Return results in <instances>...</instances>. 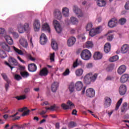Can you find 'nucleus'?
Returning <instances> with one entry per match:
<instances>
[{
  "label": "nucleus",
  "instance_id": "nucleus-47",
  "mask_svg": "<svg viewBox=\"0 0 129 129\" xmlns=\"http://www.w3.org/2000/svg\"><path fill=\"white\" fill-rule=\"evenodd\" d=\"M70 74V70L69 69H67L64 72L62 73L63 76H68Z\"/></svg>",
  "mask_w": 129,
  "mask_h": 129
},
{
  "label": "nucleus",
  "instance_id": "nucleus-64",
  "mask_svg": "<svg viewBox=\"0 0 129 129\" xmlns=\"http://www.w3.org/2000/svg\"><path fill=\"white\" fill-rule=\"evenodd\" d=\"M12 127H13V128H14V127H15V128H17V129L21 128V127L20 126V125H17V124H15V125L12 126Z\"/></svg>",
  "mask_w": 129,
  "mask_h": 129
},
{
  "label": "nucleus",
  "instance_id": "nucleus-36",
  "mask_svg": "<svg viewBox=\"0 0 129 129\" xmlns=\"http://www.w3.org/2000/svg\"><path fill=\"white\" fill-rule=\"evenodd\" d=\"M13 49L16 53L18 54L19 55H24V53L21 50L19 49L18 48L16 47L15 46H13Z\"/></svg>",
  "mask_w": 129,
  "mask_h": 129
},
{
  "label": "nucleus",
  "instance_id": "nucleus-20",
  "mask_svg": "<svg viewBox=\"0 0 129 129\" xmlns=\"http://www.w3.org/2000/svg\"><path fill=\"white\" fill-rule=\"evenodd\" d=\"M1 46L2 49L5 50V51H6L7 52H11V47L5 42L2 43L1 44Z\"/></svg>",
  "mask_w": 129,
  "mask_h": 129
},
{
  "label": "nucleus",
  "instance_id": "nucleus-53",
  "mask_svg": "<svg viewBox=\"0 0 129 129\" xmlns=\"http://www.w3.org/2000/svg\"><path fill=\"white\" fill-rule=\"evenodd\" d=\"M113 39V35L111 34L109 35L107 37V40L109 41H112V39Z\"/></svg>",
  "mask_w": 129,
  "mask_h": 129
},
{
  "label": "nucleus",
  "instance_id": "nucleus-25",
  "mask_svg": "<svg viewBox=\"0 0 129 129\" xmlns=\"http://www.w3.org/2000/svg\"><path fill=\"white\" fill-rule=\"evenodd\" d=\"M19 43L22 47H24V48H28V42L27 41V40L25 39V38L20 39Z\"/></svg>",
  "mask_w": 129,
  "mask_h": 129
},
{
  "label": "nucleus",
  "instance_id": "nucleus-22",
  "mask_svg": "<svg viewBox=\"0 0 129 129\" xmlns=\"http://www.w3.org/2000/svg\"><path fill=\"white\" fill-rule=\"evenodd\" d=\"M75 88L77 91H80L83 88V83L81 81L77 82L75 84Z\"/></svg>",
  "mask_w": 129,
  "mask_h": 129
},
{
  "label": "nucleus",
  "instance_id": "nucleus-13",
  "mask_svg": "<svg viewBox=\"0 0 129 129\" xmlns=\"http://www.w3.org/2000/svg\"><path fill=\"white\" fill-rule=\"evenodd\" d=\"M87 96L89 97H93L95 95V91L92 88H89L86 92Z\"/></svg>",
  "mask_w": 129,
  "mask_h": 129
},
{
  "label": "nucleus",
  "instance_id": "nucleus-61",
  "mask_svg": "<svg viewBox=\"0 0 129 129\" xmlns=\"http://www.w3.org/2000/svg\"><path fill=\"white\" fill-rule=\"evenodd\" d=\"M25 69H26V67L22 66H19V70H20V71H24Z\"/></svg>",
  "mask_w": 129,
  "mask_h": 129
},
{
  "label": "nucleus",
  "instance_id": "nucleus-30",
  "mask_svg": "<svg viewBox=\"0 0 129 129\" xmlns=\"http://www.w3.org/2000/svg\"><path fill=\"white\" fill-rule=\"evenodd\" d=\"M126 70V69L125 68V66H121L117 70V73H118L120 75H121V74H123V73L125 72Z\"/></svg>",
  "mask_w": 129,
  "mask_h": 129
},
{
  "label": "nucleus",
  "instance_id": "nucleus-31",
  "mask_svg": "<svg viewBox=\"0 0 129 129\" xmlns=\"http://www.w3.org/2000/svg\"><path fill=\"white\" fill-rule=\"evenodd\" d=\"M129 50V46L127 44H124L121 48V52L123 54H125Z\"/></svg>",
  "mask_w": 129,
  "mask_h": 129
},
{
  "label": "nucleus",
  "instance_id": "nucleus-38",
  "mask_svg": "<svg viewBox=\"0 0 129 129\" xmlns=\"http://www.w3.org/2000/svg\"><path fill=\"white\" fill-rule=\"evenodd\" d=\"M122 102V98H120L117 102L116 104V107L115 108V110H118V108L120 106L121 103Z\"/></svg>",
  "mask_w": 129,
  "mask_h": 129
},
{
  "label": "nucleus",
  "instance_id": "nucleus-5",
  "mask_svg": "<svg viewBox=\"0 0 129 129\" xmlns=\"http://www.w3.org/2000/svg\"><path fill=\"white\" fill-rule=\"evenodd\" d=\"M73 11L77 15L78 18H82L84 17V13L82 12L81 9H79L78 7L74 6L73 8Z\"/></svg>",
  "mask_w": 129,
  "mask_h": 129
},
{
  "label": "nucleus",
  "instance_id": "nucleus-45",
  "mask_svg": "<svg viewBox=\"0 0 129 129\" xmlns=\"http://www.w3.org/2000/svg\"><path fill=\"white\" fill-rule=\"evenodd\" d=\"M112 70H113V65L112 64H109L107 66V67L106 68V71L107 72H109L110 71H112Z\"/></svg>",
  "mask_w": 129,
  "mask_h": 129
},
{
  "label": "nucleus",
  "instance_id": "nucleus-42",
  "mask_svg": "<svg viewBox=\"0 0 129 129\" xmlns=\"http://www.w3.org/2000/svg\"><path fill=\"white\" fill-rule=\"evenodd\" d=\"M0 57L2 58H5L7 57V53H6V52L2 49H0Z\"/></svg>",
  "mask_w": 129,
  "mask_h": 129
},
{
  "label": "nucleus",
  "instance_id": "nucleus-52",
  "mask_svg": "<svg viewBox=\"0 0 129 129\" xmlns=\"http://www.w3.org/2000/svg\"><path fill=\"white\" fill-rule=\"evenodd\" d=\"M14 78L15 79H16V80H17L18 81L22 79V77H21L20 75H18V74H16L15 75Z\"/></svg>",
  "mask_w": 129,
  "mask_h": 129
},
{
  "label": "nucleus",
  "instance_id": "nucleus-28",
  "mask_svg": "<svg viewBox=\"0 0 129 129\" xmlns=\"http://www.w3.org/2000/svg\"><path fill=\"white\" fill-rule=\"evenodd\" d=\"M59 87V84L57 82H54L51 85V89L52 92H56L57 89Z\"/></svg>",
  "mask_w": 129,
  "mask_h": 129
},
{
  "label": "nucleus",
  "instance_id": "nucleus-32",
  "mask_svg": "<svg viewBox=\"0 0 129 129\" xmlns=\"http://www.w3.org/2000/svg\"><path fill=\"white\" fill-rule=\"evenodd\" d=\"M111 46L110 43H106L104 45V51L105 53H108L110 51Z\"/></svg>",
  "mask_w": 129,
  "mask_h": 129
},
{
  "label": "nucleus",
  "instance_id": "nucleus-27",
  "mask_svg": "<svg viewBox=\"0 0 129 129\" xmlns=\"http://www.w3.org/2000/svg\"><path fill=\"white\" fill-rule=\"evenodd\" d=\"M128 78H129L128 74H124L121 77L120 79V81L121 83H125V82H126V81L128 80Z\"/></svg>",
  "mask_w": 129,
  "mask_h": 129
},
{
  "label": "nucleus",
  "instance_id": "nucleus-6",
  "mask_svg": "<svg viewBox=\"0 0 129 129\" xmlns=\"http://www.w3.org/2000/svg\"><path fill=\"white\" fill-rule=\"evenodd\" d=\"M61 107L65 110L67 109H72V108L74 107V104H73L71 101H68L67 102V104L64 103L62 104Z\"/></svg>",
  "mask_w": 129,
  "mask_h": 129
},
{
  "label": "nucleus",
  "instance_id": "nucleus-17",
  "mask_svg": "<svg viewBox=\"0 0 129 129\" xmlns=\"http://www.w3.org/2000/svg\"><path fill=\"white\" fill-rule=\"evenodd\" d=\"M30 72H36L37 71V66L34 63H30L28 66Z\"/></svg>",
  "mask_w": 129,
  "mask_h": 129
},
{
  "label": "nucleus",
  "instance_id": "nucleus-34",
  "mask_svg": "<svg viewBox=\"0 0 129 129\" xmlns=\"http://www.w3.org/2000/svg\"><path fill=\"white\" fill-rule=\"evenodd\" d=\"M70 22L73 24V25H77L78 24V19L75 17H72L70 18Z\"/></svg>",
  "mask_w": 129,
  "mask_h": 129
},
{
  "label": "nucleus",
  "instance_id": "nucleus-10",
  "mask_svg": "<svg viewBox=\"0 0 129 129\" xmlns=\"http://www.w3.org/2000/svg\"><path fill=\"white\" fill-rule=\"evenodd\" d=\"M48 42V38L46 35L44 33H42L40 37V44L41 45H46Z\"/></svg>",
  "mask_w": 129,
  "mask_h": 129
},
{
  "label": "nucleus",
  "instance_id": "nucleus-51",
  "mask_svg": "<svg viewBox=\"0 0 129 129\" xmlns=\"http://www.w3.org/2000/svg\"><path fill=\"white\" fill-rule=\"evenodd\" d=\"M50 61H55V53H50Z\"/></svg>",
  "mask_w": 129,
  "mask_h": 129
},
{
  "label": "nucleus",
  "instance_id": "nucleus-44",
  "mask_svg": "<svg viewBox=\"0 0 129 129\" xmlns=\"http://www.w3.org/2000/svg\"><path fill=\"white\" fill-rule=\"evenodd\" d=\"M117 60H118V56L117 55H114L109 58L110 62H115V61H117Z\"/></svg>",
  "mask_w": 129,
  "mask_h": 129
},
{
  "label": "nucleus",
  "instance_id": "nucleus-46",
  "mask_svg": "<svg viewBox=\"0 0 129 129\" xmlns=\"http://www.w3.org/2000/svg\"><path fill=\"white\" fill-rule=\"evenodd\" d=\"M119 23L120 25H124L126 23V19L124 18H122L119 19Z\"/></svg>",
  "mask_w": 129,
  "mask_h": 129
},
{
  "label": "nucleus",
  "instance_id": "nucleus-48",
  "mask_svg": "<svg viewBox=\"0 0 129 129\" xmlns=\"http://www.w3.org/2000/svg\"><path fill=\"white\" fill-rule=\"evenodd\" d=\"M26 57H27V58H28V59H29V60H31V61H35L36 60V58L33 57V56H32L31 54H29V53L27 54Z\"/></svg>",
  "mask_w": 129,
  "mask_h": 129
},
{
  "label": "nucleus",
  "instance_id": "nucleus-63",
  "mask_svg": "<svg viewBox=\"0 0 129 129\" xmlns=\"http://www.w3.org/2000/svg\"><path fill=\"white\" fill-rule=\"evenodd\" d=\"M72 114L74 115H77V110L76 109L73 110Z\"/></svg>",
  "mask_w": 129,
  "mask_h": 129
},
{
  "label": "nucleus",
  "instance_id": "nucleus-1",
  "mask_svg": "<svg viewBox=\"0 0 129 129\" xmlns=\"http://www.w3.org/2000/svg\"><path fill=\"white\" fill-rule=\"evenodd\" d=\"M97 78V74H92V73L87 74L84 78V83L86 85H89L91 82H94Z\"/></svg>",
  "mask_w": 129,
  "mask_h": 129
},
{
  "label": "nucleus",
  "instance_id": "nucleus-15",
  "mask_svg": "<svg viewBox=\"0 0 129 129\" xmlns=\"http://www.w3.org/2000/svg\"><path fill=\"white\" fill-rule=\"evenodd\" d=\"M48 74H49V70H48V69H47V68H44L40 70L39 76L41 77H46L47 76V75H48Z\"/></svg>",
  "mask_w": 129,
  "mask_h": 129
},
{
  "label": "nucleus",
  "instance_id": "nucleus-26",
  "mask_svg": "<svg viewBox=\"0 0 129 129\" xmlns=\"http://www.w3.org/2000/svg\"><path fill=\"white\" fill-rule=\"evenodd\" d=\"M8 61H9V63H12L14 66H18L19 64V62H18V61L17 60V59L12 56H10L9 58Z\"/></svg>",
  "mask_w": 129,
  "mask_h": 129
},
{
  "label": "nucleus",
  "instance_id": "nucleus-2",
  "mask_svg": "<svg viewBox=\"0 0 129 129\" xmlns=\"http://www.w3.org/2000/svg\"><path fill=\"white\" fill-rule=\"evenodd\" d=\"M93 25L92 23H89L86 26V30L89 33H101L103 31L102 26H99L96 28H92Z\"/></svg>",
  "mask_w": 129,
  "mask_h": 129
},
{
  "label": "nucleus",
  "instance_id": "nucleus-50",
  "mask_svg": "<svg viewBox=\"0 0 129 129\" xmlns=\"http://www.w3.org/2000/svg\"><path fill=\"white\" fill-rule=\"evenodd\" d=\"M15 98L17 99V100H22L23 99H26V95L16 96Z\"/></svg>",
  "mask_w": 129,
  "mask_h": 129
},
{
  "label": "nucleus",
  "instance_id": "nucleus-7",
  "mask_svg": "<svg viewBox=\"0 0 129 129\" xmlns=\"http://www.w3.org/2000/svg\"><path fill=\"white\" fill-rule=\"evenodd\" d=\"M0 36H2V37H4L6 42L9 44V45H13L14 44V41H13V38L11 37V36L6 35V33H0Z\"/></svg>",
  "mask_w": 129,
  "mask_h": 129
},
{
  "label": "nucleus",
  "instance_id": "nucleus-37",
  "mask_svg": "<svg viewBox=\"0 0 129 129\" xmlns=\"http://www.w3.org/2000/svg\"><path fill=\"white\" fill-rule=\"evenodd\" d=\"M127 107V103H124L121 107V112H125L126 111V108Z\"/></svg>",
  "mask_w": 129,
  "mask_h": 129
},
{
  "label": "nucleus",
  "instance_id": "nucleus-19",
  "mask_svg": "<svg viewBox=\"0 0 129 129\" xmlns=\"http://www.w3.org/2000/svg\"><path fill=\"white\" fill-rule=\"evenodd\" d=\"M119 92L120 95H124L125 92H126V86L124 85L120 86L119 89Z\"/></svg>",
  "mask_w": 129,
  "mask_h": 129
},
{
  "label": "nucleus",
  "instance_id": "nucleus-35",
  "mask_svg": "<svg viewBox=\"0 0 129 129\" xmlns=\"http://www.w3.org/2000/svg\"><path fill=\"white\" fill-rule=\"evenodd\" d=\"M69 89L71 93L74 92V90H75V85H74V83H71L70 84Z\"/></svg>",
  "mask_w": 129,
  "mask_h": 129
},
{
  "label": "nucleus",
  "instance_id": "nucleus-49",
  "mask_svg": "<svg viewBox=\"0 0 129 129\" xmlns=\"http://www.w3.org/2000/svg\"><path fill=\"white\" fill-rule=\"evenodd\" d=\"M2 76L5 81L7 82L8 83L10 82V80H9V78H8V76H7V75L6 74H2Z\"/></svg>",
  "mask_w": 129,
  "mask_h": 129
},
{
  "label": "nucleus",
  "instance_id": "nucleus-18",
  "mask_svg": "<svg viewBox=\"0 0 129 129\" xmlns=\"http://www.w3.org/2000/svg\"><path fill=\"white\" fill-rule=\"evenodd\" d=\"M61 13L62 14V16L63 17H65L66 18L69 17V9L67 7L63 8L61 10Z\"/></svg>",
  "mask_w": 129,
  "mask_h": 129
},
{
  "label": "nucleus",
  "instance_id": "nucleus-8",
  "mask_svg": "<svg viewBox=\"0 0 129 129\" xmlns=\"http://www.w3.org/2000/svg\"><path fill=\"white\" fill-rule=\"evenodd\" d=\"M53 26L56 32L57 33H61V32H62V28L61 27V25H60V23H59L58 21H53Z\"/></svg>",
  "mask_w": 129,
  "mask_h": 129
},
{
  "label": "nucleus",
  "instance_id": "nucleus-55",
  "mask_svg": "<svg viewBox=\"0 0 129 129\" xmlns=\"http://www.w3.org/2000/svg\"><path fill=\"white\" fill-rule=\"evenodd\" d=\"M30 113V110H27V111L24 112L21 115L22 116H26V115H28Z\"/></svg>",
  "mask_w": 129,
  "mask_h": 129
},
{
  "label": "nucleus",
  "instance_id": "nucleus-62",
  "mask_svg": "<svg viewBox=\"0 0 129 129\" xmlns=\"http://www.w3.org/2000/svg\"><path fill=\"white\" fill-rule=\"evenodd\" d=\"M17 58L19 60V61H20V62H22V63H23V64H25V63H26V61H25V60L22 59V58H21V57H20L19 56H18L17 57Z\"/></svg>",
  "mask_w": 129,
  "mask_h": 129
},
{
  "label": "nucleus",
  "instance_id": "nucleus-24",
  "mask_svg": "<svg viewBox=\"0 0 129 129\" xmlns=\"http://www.w3.org/2000/svg\"><path fill=\"white\" fill-rule=\"evenodd\" d=\"M53 15L54 17L57 19V20H60L62 19V15L61 14V11L59 10H55L54 13Z\"/></svg>",
  "mask_w": 129,
  "mask_h": 129
},
{
  "label": "nucleus",
  "instance_id": "nucleus-39",
  "mask_svg": "<svg viewBox=\"0 0 129 129\" xmlns=\"http://www.w3.org/2000/svg\"><path fill=\"white\" fill-rule=\"evenodd\" d=\"M77 76H81L83 74V70L82 69H78L75 72Z\"/></svg>",
  "mask_w": 129,
  "mask_h": 129
},
{
  "label": "nucleus",
  "instance_id": "nucleus-43",
  "mask_svg": "<svg viewBox=\"0 0 129 129\" xmlns=\"http://www.w3.org/2000/svg\"><path fill=\"white\" fill-rule=\"evenodd\" d=\"M57 108V106H56V104H54L53 105L50 106L49 107H45V109L46 110H52L54 111L55 109Z\"/></svg>",
  "mask_w": 129,
  "mask_h": 129
},
{
  "label": "nucleus",
  "instance_id": "nucleus-54",
  "mask_svg": "<svg viewBox=\"0 0 129 129\" xmlns=\"http://www.w3.org/2000/svg\"><path fill=\"white\" fill-rule=\"evenodd\" d=\"M78 65H79V63H78V59H76V60L74 62L73 67L74 68H76Z\"/></svg>",
  "mask_w": 129,
  "mask_h": 129
},
{
  "label": "nucleus",
  "instance_id": "nucleus-11",
  "mask_svg": "<svg viewBox=\"0 0 129 129\" xmlns=\"http://www.w3.org/2000/svg\"><path fill=\"white\" fill-rule=\"evenodd\" d=\"M104 105L105 108L109 107L111 105V99L109 97H105L104 98Z\"/></svg>",
  "mask_w": 129,
  "mask_h": 129
},
{
  "label": "nucleus",
  "instance_id": "nucleus-14",
  "mask_svg": "<svg viewBox=\"0 0 129 129\" xmlns=\"http://www.w3.org/2000/svg\"><path fill=\"white\" fill-rule=\"evenodd\" d=\"M76 42V38L75 37H71L68 40V47H72Z\"/></svg>",
  "mask_w": 129,
  "mask_h": 129
},
{
  "label": "nucleus",
  "instance_id": "nucleus-33",
  "mask_svg": "<svg viewBox=\"0 0 129 129\" xmlns=\"http://www.w3.org/2000/svg\"><path fill=\"white\" fill-rule=\"evenodd\" d=\"M97 5L98 7H105L106 2L104 0H98L97 1Z\"/></svg>",
  "mask_w": 129,
  "mask_h": 129
},
{
  "label": "nucleus",
  "instance_id": "nucleus-56",
  "mask_svg": "<svg viewBox=\"0 0 129 129\" xmlns=\"http://www.w3.org/2000/svg\"><path fill=\"white\" fill-rule=\"evenodd\" d=\"M5 65H7V66H8L11 68V70H13V68H15L14 67H12V66L10 65V63L8 62L7 61L5 62Z\"/></svg>",
  "mask_w": 129,
  "mask_h": 129
},
{
  "label": "nucleus",
  "instance_id": "nucleus-9",
  "mask_svg": "<svg viewBox=\"0 0 129 129\" xmlns=\"http://www.w3.org/2000/svg\"><path fill=\"white\" fill-rule=\"evenodd\" d=\"M33 29L35 32H39L41 29V23L40 21L35 20L33 23Z\"/></svg>",
  "mask_w": 129,
  "mask_h": 129
},
{
  "label": "nucleus",
  "instance_id": "nucleus-4",
  "mask_svg": "<svg viewBox=\"0 0 129 129\" xmlns=\"http://www.w3.org/2000/svg\"><path fill=\"white\" fill-rule=\"evenodd\" d=\"M81 57L83 60H89L91 58V52L88 49H84L81 53Z\"/></svg>",
  "mask_w": 129,
  "mask_h": 129
},
{
  "label": "nucleus",
  "instance_id": "nucleus-12",
  "mask_svg": "<svg viewBox=\"0 0 129 129\" xmlns=\"http://www.w3.org/2000/svg\"><path fill=\"white\" fill-rule=\"evenodd\" d=\"M117 25V20L116 18H112L108 22V26L109 28H114Z\"/></svg>",
  "mask_w": 129,
  "mask_h": 129
},
{
  "label": "nucleus",
  "instance_id": "nucleus-60",
  "mask_svg": "<svg viewBox=\"0 0 129 129\" xmlns=\"http://www.w3.org/2000/svg\"><path fill=\"white\" fill-rule=\"evenodd\" d=\"M10 82H7V84H6L5 85V88H6V91H8V90H9V87H10Z\"/></svg>",
  "mask_w": 129,
  "mask_h": 129
},
{
  "label": "nucleus",
  "instance_id": "nucleus-58",
  "mask_svg": "<svg viewBox=\"0 0 129 129\" xmlns=\"http://www.w3.org/2000/svg\"><path fill=\"white\" fill-rule=\"evenodd\" d=\"M27 109H28V107H24L22 108H20L18 110V111H20V112H23V111H24V110H27Z\"/></svg>",
  "mask_w": 129,
  "mask_h": 129
},
{
  "label": "nucleus",
  "instance_id": "nucleus-41",
  "mask_svg": "<svg viewBox=\"0 0 129 129\" xmlns=\"http://www.w3.org/2000/svg\"><path fill=\"white\" fill-rule=\"evenodd\" d=\"M68 126L70 128H72V127H75V126H77V123L74 121H71L68 125Z\"/></svg>",
  "mask_w": 129,
  "mask_h": 129
},
{
  "label": "nucleus",
  "instance_id": "nucleus-16",
  "mask_svg": "<svg viewBox=\"0 0 129 129\" xmlns=\"http://www.w3.org/2000/svg\"><path fill=\"white\" fill-rule=\"evenodd\" d=\"M41 30L42 31H44V32H48V33L51 32L50 26H49V24L47 23H44L42 25Z\"/></svg>",
  "mask_w": 129,
  "mask_h": 129
},
{
  "label": "nucleus",
  "instance_id": "nucleus-57",
  "mask_svg": "<svg viewBox=\"0 0 129 129\" xmlns=\"http://www.w3.org/2000/svg\"><path fill=\"white\" fill-rule=\"evenodd\" d=\"M12 35L14 39H18L19 38V34L17 33H13Z\"/></svg>",
  "mask_w": 129,
  "mask_h": 129
},
{
  "label": "nucleus",
  "instance_id": "nucleus-21",
  "mask_svg": "<svg viewBox=\"0 0 129 129\" xmlns=\"http://www.w3.org/2000/svg\"><path fill=\"white\" fill-rule=\"evenodd\" d=\"M103 55L100 52H96L94 53L93 58L94 60H100L102 58Z\"/></svg>",
  "mask_w": 129,
  "mask_h": 129
},
{
  "label": "nucleus",
  "instance_id": "nucleus-3",
  "mask_svg": "<svg viewBox=\"0 0 129 129\" xmlns=\"http://www.w3.org/2000/svg\"><path fill=\"white\" fill-rule=\"evenodd\" d=\"M18 30L19 33H28L31 31V28L29 23H25L24 25L19 24L18 25Z\"/></svg>",
  "mask_w": 129,
  "mask_h": 129
},
{
  "label": "nucleus",
  "instance_id": "nucleus-40",
  "mask_svg": "<svg viewBox=\"0 0 129 129\" xmlns=\"http://www.w3.org/2000/svg\"><path fill=\"white\" fill-rule=\"evenodd\" d=\"M20 75H21L23 78H27L29 77L30 75L28 72H20Z\"/></svg>",
  "mask_w": 129,
  "mask_h": 129
},
{
  "label": "nucleus",
  "instance_id": "nucleus-29",
  "mask_svg": "<svg viewBox=\"0 0 129 129\" xmlns=\"http://www.w3.org/2000/svg\"><path fill=\"white\" fill-rule=\"evenodd\" d=\"M93 42L91 41H87L85 45H84V47L85 48H87V49H91V48H93Z\"/></svg>",
  "mask_w": 129,
  "mask_h": 129
},
{
  "label": "nucleus",
  "instance_id": "nucleus-59",
  "mask_svg": "<svg viewBox=\"0 0 129 129\" xmlns=\"http://www.w3.org/2000/svg\"><path fill=\"white\" fill-rule=\"evenodd\" d=\"M124 8L125 10H129V1L126 3Z\"/></svg>",
  "mask_w": 129,
  "mask_h": 129
},
{
  "label": "nucleus",
  "instance_id": "nucleus-23",
  "mask_svg": "<svg viewBox=\"0 0 129 129\" xmlns=\"http://www.w3.org/2000/svg\"><path fill=\"white\" fill-rule=\"evenodd\" d=\"M51 45L53 50H54V51H57V50H58V44L55 39H51Z\"/></svg>",
  "mask_w": 129,
  "mask_h": 129
}]
</instances>
